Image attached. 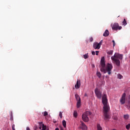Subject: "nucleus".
Here are the masks:
<instances>
[{"label": "nucleus", "mask_w": 130, "mask_h": 130, "mask_svg": "<svg viewBox=\"0 0 130 130\" xmlns=\"http://www.w3.org/2000/svg\"><path fill=\"white\" fill-rule=\"evenodd\" d=\"M102 103L104 105L103 111H104V116L105 120H107L110 119V115L108 114V112L110 109L109 107V105L108 104V101L107 100V95L104 94L102 98Z\"/></svg>", "instance_id": "1"}, {"label": "nucleus", "mask_w": 130, "mask_h": 130, "mask_svg": "<svg viewBox=\"0 0 130 130\" xmlns=\"http://www.w3.org/2000/svg\"><path fill=\"white\" fill-rule=\"evenodd\" d=\"M101 72H102L104 74L108 73V75H111V71L113 66H112V64L109 63L105 66V58L104 56L101 58Z\"/></svg>", "instance_id": "2"}, {"label": "nucleus", "mask_w": 130, "mask_h": 130, "mask_svg": "<svg viewBox=\"0 0 130 130\" xmlns=\"http://www.w3.org/2000/svg\"><path fill=\"white\" fill-rule=\"evenodd\" d=\"M122 58H123V55L117 53H115L114 56L111 57L113 63H115L117 67H120V60L119 59L121 60Z\"/></svg>", "instance_id": "3"}, {"label": "nucleus", "mask_w": 130, "mask_h": 130, "mask_svg": "<svg viewBox=\"0 0 130 130\" xmlns=\"http://www.w3.org/2000/svg\"><path fill=\"white\" fill-rule=\"evenodd\" d=\"M91 113L89 111H86L85 113H84L82 115V119L83 121L85 122H88L89 121V115H91Z\"/></svg>", "instance_id": "4"}, {"label": "nucleus", "mask_w": 130, "mask_h": 130, "mask_svg": "<svg viewBox=\"0 0 130 130\" xmlns=\"http://www.w3.org/2000/svg\"><path fill=\"white\" fill-rule=\"evenodd\" d=\"M95 94L98 99H101L102 98V92L98 88H95L94 90Z\"/></svg>", "instance_id": "5"}, {"label": "nucleus", "mask_w": 130, "mask_h": 130, "mask_svg": "<svg viewBox=\"0 0 130 130\" xmlns=\"http://www.w3.org/2000/svg\"><path fill=\"white\" fill-rule=\"evenodd\" d=\"M75 98L77 101V108H80L81 106V98L78 94H75Z\"/></svg>", "instance_id": "6"}, {"label": "nucleus", "mask_w": 130, "mask_h": 130, "mask_svg": "<svg viewBox=\"0 0 130 130\" xmlns=\"http://www.w3.org/2000/svg\"><path fill=\"white\" fill-rule=\"evenodd\" d=\"M112 28L113 30H115L116 31L117 30H121L122 27L119 26L118 23H115L113 24Z\"/></svg>", "instance_id": "7"}, {"label": "nucleus", "mask_w": 130, "mask_h": 130, "mask_svg": "<svg viewBox=\"0 0 130 130\" xmlns=\"http://www.w3.org/2000/svg\"><path fill=\"white\" fill-rule=\"evenodd\" d=\"M126 94H125V93H123L120 100V102L121 104H124L125 103V96Z\"/></svg>", "instance_id": "8"}, {"label": "nucleus", "mask_w": 130, "mask_h": 130, "mask_svg": "<svg viewBox=\"0 0 130 130\" xmlns=\"http://www.w3.org/2000/svg\"><path fill=\"white\" fill-rule=\"evenodd\" d=\"M81 124H80V128H81V129L82 130H87V126L86 125V124H85L84 123H83V121H81Z\"/></svg>", "instance_id": "9"}, {"label": "nucleus", "mask_w": 130, "mask_h": 130, "mask_svg": "<svg viewBox=\"0 0 130 130\" xmlns=\"http://www.w3.org/2000/svg\"><path fill=\"white\" fill-rule=\"evenodd\" d=\"M100 46L98 44V42H94L93 44V48L94 49H100Z\"/></svg>", "instance_id": "10"}, {"label": "nucleus", "mask_w": 130, "mask_h": 130, "mask_svg": "<svg viewBox=\"0 0 130 130\" xmlns=\"http://www.w3.org/2000/svg\"><path fill=\"white\" fill-rule=\"evenodd\" d=\"M75 89H79L81 87V81L78 79L77 80L76 84L75 85Z\"/></svg>", "instance_id": "11"}, {"label": "nucleus", "mask_w": 130, "mask_h": 130, "mask_svg": "<svg viewBox=\"0 0 130 130\" xmlns=\"http://www.w3.org/2000/svg\"><path fill=\"white\" fill-rule=\"evenodd\" d=\"M103 36L104 37H107V36H109V31L108 29H106L104 33L103 34Z\"/></svg>", "instance_id": "12"}, {"label": "nucleus", "mask_w": 130, "mask_h": 130, "mask_svg": "<svg viewBox=\"0 0 130 130\" xmlns=\"http://www.w3.org/2000/svg\"><path fill=\"white\" fill-rule=\"evenodd\" d=\"M83 57L85 59H87V58H89V53H86L83 55Z\"/></svg>", "instance_id": "13"}, {"label": "nucleus", "mask_w": 130, "mask_h": 130, "mask_svg": "<svg viewBox=\"0 0 130 130\" xmlns=\"http://www.w3.org/2000/svg\"><path fill=\"white\" fill-rule=\"evenodd\" d=\"M62 125L64 127H67V122L64 120L62 121Z\"/></svg>", "instance_id": "14"}, {"label": "nucleus", "mask_w": 130, "mask_h": 130, "mask_svg": "<svg viewBox=\"0 0 130 130\" xmlns=\"http://www.w3.org/2000/svg\"><path fill=\"white\" fill-rule=\"evenodd\" d=\"M107 54H109V55H112L113 53V50H110L108 51L107 52Z\"/></svg>", "instance_id": "15"}, {"label": "nucleus", "mask_w": 130, "mask_h": 130, "mask_svg": "<svg viewBox=\"0 0 130 130\" xmlns=\"http://www.w3.org/2000/svg\"><path fill=\"white\" fill-rule=\"evenodd\" d=\"M97 128L98 130H102V127L101 126V125H100V124H97Z\"/></svg>", "instance_id": "16"}, {"label": "nucleus", "mask_w": 130, "mask_h": 130, "mask_svg": "<svg viewBox=\"0 0 130 130\" xmlns=\"http://www.w3.org/2000/svg\"><path fill=\"white\" fill-rule=\"evenodd\" d=\"M73 115H74V117L77 118V116H78V112H77L76 111H74Z\"/></svg>", "instance_id": "17"}, {"label": "nucleus", "mask_w": 130, "mask_h": 130, "mask_svg": "<svg viewBox=\"0 0 130 130\" xmlns=\"http://www.w3.org/2000/svg\"><path fill=\"white\" fill-rule=\"evenodd\" d=\"M96 76H98V78H99V79H100V78H101V73L100 72H97L96 73Z\"/></svg>", "instance_id": "18"}, {"label": "nucleus", "mask_w": 130, "mask_h": 130, "mask_svg": "<svg viewBox=\"0 0 130 130\" xmlns=\"http://www.w3.org/2000/svg\"><path fill=\"white\" fill-rule=\"evenodd\" d=\"M117 77H118V79H122V78H123V77L122 76V75H121L120 74H118L117 75Z\"/></svg>", "instance_id": "19"}, {"label": "nucleus", "mask_w": 130, "mask_h": 130, "mask_svg": "<svg viewBox=\"0 0 130 130\" xmlns=\"http://www.w3.org/2000/svg\"><path fill=\"white\" fill-rule=\"evenodd\" d=\"M127 24V23H126V20H125V19H124V20L122 22V25L125 26V25H126Z\"/></svg>", "instance_id": "20"}, {"label": "nucleus", "mask_w": 130, "mask_h": 130, "mask_svg": "<svg viewBox=\"0 0 130 130\" xmlns=\"http://www.w3.org/2000/svg\"><path fill=\"white\" fill-rule=\"evenodd\" d=\"M10 120L13 121L14 120V119L13 118V113H11L10 114Z\"/></svg>", "instance_id": "21"}, {"label": "nucleus", "mask_w": 130, "mask_h": 130, "mask_svg": "<svg viewBox=\"0 0 130 130\" xmlns=\"http://www.w3.org/2000/svg\"><path fill=\"white\" fill-rule=\"evenodd\" d=\"M102 43H103V40H101L100 43H98V44L99 45L100 47H101V45H102Z\"/></svg>", "instance_id": "22"}, {"label": "nucleus", "mask_w": 130, "mask_h": 130, "mask_svg": "<svg viewBox=\"0 0 130 130\" xmlns=\"http://www.w3.org/2000/svg\"><path fill=\"white\" fill-rule=\"evenodd\" d=\"M123 117L125 119H128L129 116L128 115H124Z\"/></svg>", "instance_id": "23"}, {"label": "nucleus", "mask_w": 130, "mask_h": 130, "mask_svg": "<svg viewBox=\"0 0 130 130\" xmlns=\"http://www.w3.org/2000/svg\"><path fill=\"white\" fill-rule=\"evenodd\" d=\"M126 129H129L130 128V124H128L126 125Z\"/></svg>", "instance_id": "24"}, {"label": "nucleus", "mask_w": 130, "mask_h": 130, "mask_svg": "<svg viewBox=\"0 0 130 130\" xmlns=\"http://www.w3.org/2000/svg\"><path fill=\"white\" fill-rule=\"evenodd\" d=\"M39 126H43L44 124H43V123H42V122H39Z\"/></svg>", "instance_id": "25"}, {"label": "nucleus", "mask_w": 130, "mask_h": 130, "mask_svg": "<svg viewBox=\"0 0 130 130\" xmlns=\"http://www.w3.org/2000/svg\"><path fill=\"white\" fill-rule=\"evenodd\" d=\"M47 115H48V113L47 111H45L44 113V116H46Z\"/></svg>", "instance_id": "26"}, {"label": "nucleus", "mask_w": 130, "mask_h": 130, "mask_svg": "<svg viewBox=\"0 0 130 130\" xmlns=\"http://www.w3.org/2000/svg\"><path fill=\"white\" fill-rule=\"evenodd\" d=\"M59 116L60 118H62V113H61V112H59Z\"/></svg>", "instance_id": "27"}, {"label": "nucleus", "mask_w": 130, "mask_h": 130, "mask_svg": "<svg viewBox=\"0 0 130 130\" xmlns=\"http://www.w3.org/2000/svg\"><path fill=\"white\" fill-rule=\"evenodd\" d=\"M42 129H43V130L46 129V126L45 125H44V124L43 125V126H42Z\"/></svg>", "instance_id": "28"}, {"label": "nucleus", "mask_w": 130, "mask_h": 130, "mask_svg": "<svg viewBox=\"0 0 130 130\" xmlns=\"http://www.w3.org/2000/svg\"><path fill=\"white\" fill-rule=\"evenodd\" d=\"M93 38L92 37H91L89 38V41H90V42H93Z\"/></svg>", "instance_id": "29"}, {"label": "nucleus", "mask_w": 130, "mask_h": 130, "mask_svg": "<svg viewBox=\"0 0 130 130\" xmlns=\"http://www.w3.org/2000/svg\"><path fill=\"white\" fill-rule=\"evenodd\" d=\"M112 42L113 43V47H114V46H115V42L114 41V40H113Z\"/></svg>", "instance_id": "30"}, {"label": "nucleus", "mask_w": 130, "mask_h": 130, "mask_svg": "<svg viewBox=\"0 0 130 130\" xmlns=\"http://www.w3.org/2000/svg\"><path fill=\"white\" fill-rule=\"evenodd\" d=\"M12 129H13V130H16V129H15V125H12Z\"/></svg>", "instance_id": "31"}, {"label": "nucleus", "mask_w": 130, "mask_h": 130, "mask_svg": "<svg viewBox=\"0 0 130 130\" xmlns=\"http://www.w3.org/2000/svg\"><path fill=\"white\" fill-rule=\"evenodd\" d=\"M91 53H92V55H95V51H92Z\"/></svg>", "instance_id": "32"}, {"label": "nucleus", "mask_w": 130, "mask_h": 130, "mask_svg": "<svg viewBox=\"0 0 130 130\" xmlns=\"http://www.w3.org/2000/svg\"><path fill=\"white\" fill-rule=\"evenodd\" d=\"M95 53H96V55H98V53H99V51H96Z\"/></svg>", "instance_id": "33"}, {"label": "nucleus", "mask_w": 130, "mask_h": 130, "mask_svg": "<svg viewBox=\"0 0 130 130\" xmlns=\"http://www.w3.org/2000/svg\"><path fill=\"white\" fill-rule=\"evenodd\" d=\"M88 96V95H87L86 93H85L84 94V97H87Z\"/></svg>", "instance_id": "34"}, {"label": "nucleus", "mask_w": 130, "mask_h": 130, "mask_svg": "<svg viewBox=\"0 0 130 130\" xmlns=\"http://www.w3.org/2000/svg\"><path fill=\"white\" fill-rule=\"evenodd\" d=\"M26 130H30V128L29 127H26Z\"/></svg>", "instance_id": "35"}, {"label": "nucleus", "mask_w": 130, "mask_h": 130, "mask_svg": "<svg viewBox=\"0 0 130 130\" xmlns=\"http://www.w3.org/2000/svg\"><path fill=\"white\" fill-rule=\"evenodd\" d=\"M60 130H64L62 127H60Z\"/></svg>", "instance_id": "36"}, {"label": "nucleus", "mask_w": 130, "mask_h": 130, "mask_svg": "<svg viewBox=\"0 0 130 130\" xmlns=\"http://www.w3.org/2000/svg\"><path fill=\"white\" fill-rule=\"evenodd\" d=\"M42 128V127L41 126H40L39 127V129H41Z\"/></svg>", "instance_id": "37"}, {"label": "nucleus", "mask_w": 130, "mask_h": 130, "mask_svg": "<svg viewBox=\"0 0 130 130\" xmlns=\"http://www.w3.org/2000/svg\"><path fill=\"white\" fill-rule=\"evenodd\" d=\"M55 130H59V128H58V127H57L55 128Z\"/></svg>", "instance_id": "38"}, {"label": "nucleus", "mask_w": 130, "mask_h": 130, "mask_svg": "<svg viewBox=\"0 0 130 130\" xmlns=\"http://www.w3.org/2000/svg\"><path fill=\"white\" fill-rule=\"evenodd\" d=\"M106 78H108V76H106Z\"/></svg>", "instance_id": "39"}]
</instances>
